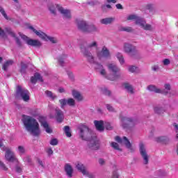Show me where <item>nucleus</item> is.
I'll return each instance as SVG.
<instances>
[{"mask_svg":"<svg viewBox=\"0 0 178 178\" xmlns=\"http://www.w3.org/2000/svg\"><path fill=\"white\" fill-rule=\"evenodd\" d=\"M22 121L26 131H29L35 137L40 136V124L37 120L31 116L23 115Z\"/></svg>","mask_w":178,"mask_h":178,"instance_id":"nucleus-1","label":"nucleus"},{"mask_svg":"<svg viewBox=\"0 0 178 178\" xmlns=\"http://www.w3.org/2000/svg\"><path fill=\"white\" fill-rule=\"evenodd\" d=\"M92 48H98V43L97 42L93 41L89 43L86 47L84 46L81 47V54L88 59L90 63H93L94 62V56H92V54L90 51Z\"/></svg>","mask_w":178,"mask_h":178,"instance_id":"nucleus-2","label":"nucleus"},{"mask_svg":"<svg viewBox=\"0 0 178 178\" xmlns=\"http://www.w3.org/2000/svg\"><path fill=\"white\" fill-rule=\"evenodd\" d=\"M127 20H136V24L139 26L140 29L146 30L147 31H152V30H154L152 25L147 24L145 19L140 17H137V15H131L127 17Z\"/></svg>","mask_w":178,"mask_h":178,"instance_id":"nucleus-3","label":"nucleus"},{"mask_svg":"<svg viewBox=\"0 0 178 178\" xmlns=\"http://www.w3.org/2000/svg\"><path fill=\"white\" fill-rule=\"evenodd\" d=\"M56 9L63 15L64 19H70L72 17V14L70 13V10L67 9L63 8V7L56 4V5H51L49 7V10H50L51 15H56Z\"/></svg>","mask_w":178,"mask_h":178,"instance_id":"nucleus-4","label":"nucleus"},{"mask_svg":"<svg viewBox=\"0 0 178 178\" xmlns=\"http://www.w3.org/2000/svg\"><path fill=\"white\" fill-rule=\"evenodd\" d=\"M107 67L109 70V72H111L113 73V76H107L106 74V79L108 80H111V81H115V80H117V79H120V68L118 67V65L115 63H110L107 65Z\"/></svg>","mask_w":178,"mask_h":178,"instance_id":"nucleus-5","label":"nucleus"},{"mask_svg":"<svg viewBox=\"0 0 178 178\" xmlns=\"http://www.w3.org/2000/svg\"><path fill=\"white\" fill-rule=\"evenodd\" d=\"M79 137L84 141H89L90 139L92 138V134H91L90 129L88 127L81 124L79 127Z\"/></svg>","mask_w":178,"mask_h":178,"instance_id":"nucleus-6","label":"nucleus"},{"mask_svg":"<svg viewBox=\"0 0 178 178\" xmlns=\"http://www.w3.org/2000/svg\"><path fill=\"white\" fill-rule=\"evenodd\" d=\"M15 98H22L23 101L27 102L30 99V92H29L26 88H22V86H18L16 90Z\"/></svg>","mask_w":178,"mask_h":178,"instance_id":"nucleus-7","label":"nucleus"},{"mask_svg":"<svg viewBox=\"0 0 178 178\" xmlns=\"http://www.w3.org/2000/svg\"><path fill=\"white\" fill-rule=\"evenodd\" d=\"M120 126H122L126 130L134 126V121L131 118L120 115Z\"/></svg>","mask_w":178,"mask_h":178,"instance_id":"nucleus-8","label":"nucleus"},{"mask_svg":"<svg viewBox=\"0 0 178 178\" xmlns=\"http://www.w3.org/2000/svg\"><path fill=\"white\" fill-rule=\"evenodd\" d=\"M139 151H140V154L143 159L144 165H148V162L149 161V156H148V154H147V149H145V145H144V143H143V142H140L139 143Z\"/></svg>","mask_w":178,"mask_h":178,"instance_id":"nucleus-9","label":"nucleus"},{"mask_svg":"<svg viewBox=\"0 0 178 178\" xmlns=\"http://www.w3.org/2000/svg\"><path fill=\"white\" fill-rule=\"evenodd\" d=\"M97 56L99 60H101L102 59H111V51H109V49H108V47L104 46L102 47L100 51L97 52Z\"/></svg>","mask_w":178,"mask_h":178,"instance_id":"nucleus-10","label":"nucleus"},{"mask_svg":"<svg viewBox=\"0 0 178 178\" xmlns=\"http://www.w3.org/2000/svg\"><path fill=\"white\" fill-rule=\"evenodd\" d=\"M88 141V147L89 149H92L93 151L99 149V140H98L97 136H93Z\"/></svg>","mask_w":178,"mask_h":178,"instance_id":"nucleus-11","label":"nucleus"},{"mask_svg":"<svg viewBox=\"0 0 178 178\" xmlns=\"http://www.w3.org/2000/svg\"><path fill=\"white\" fill-rule=\"evenodd\" d=\"M21 38L24 41L26 42L27 45H30L31 47H41L42 44L38 40L30 39V38L27 37L25 35H21Z\"/></svg>","mask_w":178,"mask_h":178,"instance_id":"nucleus-12","label":"nucleus"},{"mask_svg":"<svg viewBox=\"0 0 178 178\" xmlns=\"http://www.w3.org/2000/svg\"><path fill=\"white\" fill-rule=\"evenodd\" d=\"M59 104L61 109H65L66 105H68V106H76V101L73 98L61 99L59 100Z\"/></svg>","mask_w":178,"mask_h":178,"instance_id":"nucleus-13","label":"nucleus"},{"mask_svg":"<svg viewBox=\"0 0 178 178\" xmlns=\"http://www.w3.org/2000/svg\"><path fill=\"white\" fill-rule=\"evenodd\" d=\"M2 149L3 151H6L5 156L7 161L9 162H15V161H16V156L12 150L5 146L2 147Z\"/></svg>","mask_w":178,"mask_h":178,"instance_id":"nucleus-14","label":"nucleus"},{"mask_svg":"<svg viewBox=\"0 0 178 178\" xmlns=\"http://www.w3.org/2000/svg\"><path fill=\"white\" fill-rule=\"evenodd\" d=\"M124 51L127 54H130L131 56L137 54V50L136 49V47L129 43H125L124 44Z\"/></svg>","mask_w":178,"mask_h":178,"instance_id":"nucleus-15","label":"nucleus"},{"mask_svg":"<svg viewBox=\"0 0 178 178\" xmlns=\"http://www.w3.org/2000/svg\"><path fill=\"white\" fill-rule=\"evenodd\" d=\"M95 65V69L99 70V73L104 77H106V70L104 68V65L94 60L93 63H90Z\"/></svg>","mask_w":178,"mask_h":178,"instance_id":"nucleus-16","label":"nucleus"},{"mask_svg":"<svg viewBox=\"0 0 178 178\" xmlns=\"http://www.w3.org/2000/svg\"><path fill=\"white\" fill-rule=\"evenodd\" d=\"M115 141H117V143H119L120 144H122V143H123L127 148H128L129 149L131 148V143H130L129 139H127V137L124 136L122 139L120 136H116L115 138Z\"/></svg>","mask_w":178,"mask_h":178,"instance_id":"nucleus-17","label":"nucleus"},{"mask_svg":"<svg viewBox=\"0 0 178 178\" xmlns=\"http://www.w3.org/2000/svg\"><path fill=\"white\" fill-rule=\"evenodd\" d=\"M39 122L41 124V126L44 127L46 133H52V129H50L49 124H48V122H47V120L45 119V118L40 117Z\"/></svg>","mask_w":178,"mask_h":178,"instance_id":"nucleus-18","label":"nucleus"},{"mask_svg":"<svg viewBox=\"0 0 178 178\" xmlns=\"http://www.w3.org/2000/svg\"><path fill=\"white\" fill-rule=\"evenodd\" d=\"M77 27L79 30H80L81 31H83V33H86L88 27V24L87 23V22L84 20H78Z\"/></svg>","mask_w":178,"mask_h":178,"instance_id":"nucleus-19","label":"nucleus"},{"mask_svg":"<svg viewBox=\"0 0 178 178\" xmlns=\"http://www.w3.org/2000/svg\"><path fill=\"white\" fill-rule=\"evenodd\" d=\"M56 118L58 123H62V122H63V119H65L63 111H62L59 108H56Z\"/></svg>","mask_w":178,"mask_h":178,"instance_id":"nucleus-20","label":"nucleus"},{"mask_svg":"<svg viewBox=\"0 0 178 178\" xmlns=\"http://www.w3.org/2000/svg\"><path fill=\"white\" fill-rule=\"evenodd\" d=\"M29 29L31 30H32L33 31V33H35V34H36V35H38V37H39L42 40H44V41L47 40L48 35H47V34H45L44 32H42L41 31H38L35 29H34V27H33V26H29Z\"/></svg>","mask_w":178,"mask_h":178,"instance_id":"nucleus-21","label":"nucleus"},{"mask_svg":"<svg viewBox=\"0 0 178 178\" xmlns=\"http://www.w3.org/2000/svg\"><path fill=\"white\" fill-rule=\"evenodd\" d=\"M154 112L156 115H163L166 112V107L165 106L157 105L154 107Z\"/></svg>","mask_w":178,"mask_h":178,"instance_id":"nucleus-22","label":"nucleus"},{"mask_svg":"<svg viewBox=\"0 0 178 178\" xmlns=\"http://www.w3.org/2000/svg\"><path fill=\"white\" fill-rule=\"evenodd\" d=\"M147 89L149 90V91L156 92V94H168V92H165V90H161V89L157 88L156 86L154 85H149L147 87Z\"/></svg>","mask_w":178,"mask_h":178,"instance_id":"nucleus-23","label":"nucleus"},{"mask_svg":"<svg viewBox=\"0 0 178 178\" xmlns=\"http://www.w3.org/2000/svg\"><path fill=\"white\" fill-rule=\"evenodd\" d=\"M65 172L69 177H73V167L69 163H66L64 167Z\"/></svg>","mask_w":178,"mask_h":178,"instance_id":"nucleus-24","label":"nucleus"},{"mask_svg":"<svg viewBox=\"0 0 178 178\" xmlns=\"http://www.w3.org/2000/svg\"><path fill=\"white\" fill-rule=\"evenodd\" d=\"M94 124L97 129V130H98V131H104V130H105V127H104V121L103 120H95L94 121Z\"/></svg>","mask_w":178,"mask_h":178,"instance_id":"nucleus-25","label":"nucleus"},{"mask_svg":"<svg viewBox=\"0 0 178 178\" xmlns=\"http://www.w3.org/2000/svg\"><path fill=\"white\" fill-rule=\"evenodd\" d=\"M115 17H106V18L102 19L100 20V23L102 24H105L106 26L108 24H112V23L115 22Z\"/></svg>","mask_w":178,"mask_h":178,"instance_id":"nucleus-26","label":"nucleus"},{"mask_svg":"<svg viewBox=\"0 0 178 178\" xmlns=\"http://www.w3.org/2000/svg\"><path fill=\"white\" fill-rule=\"evenodd\" d=\"M98 28L94 24H88L85 33H97Z\"/></svg>","mask_w":178,"mask_h":178,"instance_id":"nucleus-27","label":"nucleus"},{"mask_svg":"<svg viewBox=\"0 0 178 178\" xmlns=\"http://www.w3.org/2000/svg\"><path fill=\"white\" fill-rule=\"evenodd\" d=\"M155 141L156 143H163L164 144H166V143L169 142V137L168 136H159L155 138Z\"/></svg>","mask_w":178,"mask_h":178,"instance_id":"nucleus-28","label":"nucleus"},{"mask_svg":"<svg viewBox=\"0 0 178 178\" xmlns=\"http://www.w3.org/2000/svg\"><path fill=\"white\" fill-rule=\"evenodd\" d=\"M72 96L76 101H83V95L79 91L72 90Z\"/></svg>","mask_w":178,"mask_h":178,"instance_id":"nucleus-29","label":"nucleus"},{"mask_svg":"<svg viewBox=\"0 0 178 178\" xmlns=\"http://www.w3.org/2000/svg\"><path fill=\"white\" fill-rule=\"evenodd\" d=\"M66 58H67V55L63 54L57 58L58 65H60V66H65V60Z\"/></svg>","mask_w":178,"mask_h":178,"instance_id":"nucleus-30","label":"nucleus"},{"mask_svg":"<svg viewBox=\"0 0 178 178\" xmlns=\"http://www.w3.org/2000/svg\"><path fill=\"white\" fill-rule=\"evenodd\" d=\"M124 87L129 94H134V88H133V86L129 83H126L124 84Z\"/></svg>","mask_w":178,"mask_h":178,"instance_id":"nucleus-31","label":"nucleus"},{"mask_svg":"<svg viewBox=\"0 0 178 178\" xmlns=\"http://www.w3.org/2000/svg\"><path fill=\"white\" fill-rule=\"evenodd\" d=\"M76 169L81 172V173H82V175L84 174V172L87 170V169L86 168V166H84V165H83V163H78L76 164Z\"/></svg>","mask_w":178,"mask_h":178,"instance_id":"nucleus-32","label":"nucleus"},{"mask_svg":"<svg viewBox=\"0 0 178 178\" xmlns=\"http://www.w3.org/2000/svg\"><path fill=\"white\" fill-rule=\"evenodd\" d=\"M12 65H13V60H7L3 65V67H2L3 70L6 72V70H8V67H9V66H12Z\"/></svg>","mask_w":178,"mask_h":178,"instance_id":"nucleus-33","label":"nucleus"},{"mask_svg":"<svg viewBox=\"0 0 178 178\" xmlns=\"http://www.w3.org/2000/svg\"><path fill=\"white\" fill-rule=\"evenodd\" d=\"M10 35H12L14 38H15V42L18 47H22V41H20V39L19 38L16 37V34H15L13 32H10Z\"/></svg>","mask_w":178,"mask_h":178,"instance_id":"nucleus-34","label":"nucleus"},{"mask_svg":"<svg viewBox=\"0 0 178 178\" xmlns=\"http://www.w3.org/2000/svg\"><path fill=\"white\" fill-rule=\"evenodd\" d=\"M116 58L118 59L120 65H123L124 63V58H123V54H122V53H117Z\"/></svg>","mask_w":178,"mask_h":178,"instance_id":"nucleus-35","label":"nucleus"},{"mask_svg":"<svg viewBox=\"0 0 178 178\" xmlns=\"http://www.w3.org/2000/svg\"><path fill=\"white\" fill-rule=\"evenodd\" d=\"M65 134L67 137H72V133L70 132V126H65L63 129Z\"/></svg>","mask_w":178,"mask_h":178,"instance_id":"nucleus-36","label":"nucleus"},{"mask_svg":"<svg viewBox=\"0 0 178 178\" xmlns=\"http://www.w3.org/2000/svg\"><path fill=\"white\" fill-rule=\"evenodd\" d=\"M26 70H27V65L23 62H21L20 73H22V74H26Z\"/></svg>","mask_w":178,"mask_h":178,"instance_id":"nucleus-37","label":"nucleus"},{"mask_svg":"<svg viewBox=\"0 0 178 178\" xmlns=\"http://www.w3.org/2000/svg\"><path fill=\"white\" fill-rule=\"evenodd\" d=\"M88 5L90 6H96L97 5H100V2L98 0H90L87 2Z\"/></svg>","mask_w":178,"mask_h":178,"instance_id":"nucleus-38","label":"nucleus"},{"mask_svg":"<svg viewBox=\"0 0 178 178\" xmlns=\"http://www.w3.org/2000/svg\"><path fill=\"white\" fill-rule=\"evenodd\" d=\"M164 90H162L163 91H165V92H167V94H164V95H168V94H169V91H170L171 90V86L170 83H165L164 84Z\"/></svg>","mask_w":178,"mask_h":178,"instance_id":"nucleus-39","label":"nucleus"},{"mask_svg":"<svg viewBox=\"0 0 178 178\" xmlns=\"http://www.w3.org/2000/svg\"><path fill=\"white\" fill-rule=\"evenodd\" d=\"M0 13L2 15V16L4 18H6V20L9 19V17H8V15L6 14V12L5 11V8H3V7H2L1 6H0Z\"/></svg>","mask_w":178,"mask_h":178,"instance_id":"nucleus-40","label":"nucleus"},{"mask_svg":"<svg viewBox=\"0 0 178 178\" xmlns=\"http://www.w3.org/2000/svg\"><path fill=\"white\" fill-rule=\"evenodd\" d=\"M45 94L49 97V98H51V99H55V98H56V95H54L51 91L47 90Z\"/></svg>","mask_w":178,"mask_h":178,"instance_id":"nucleus-41","label":"nucleus"},{"mask_svg":"<svg viewBox=\"0 0 178 178\" xmlns=\"http://www.w3.org/2000/svg\"><path fill=\"white\" fill-rule=\"evenodd\" d=\"M17 152L19 155H23L26 152V149L23 146H18L17 147Z\"/></svg>","mask_w":178,"mask_h":178,"instance_id":"nucleus-42","label":"nucleus"},{"mask_svg":"<svg viewBox=\"0 0 178 178\" xmlns=\"http://www.w3.org/2000/svg\"><path fill=\"white\" fill-rule=\"evenodd\" d=\"M121 31H127V33H130L131 31H133V29L130 26H122L120 28Z\"/></svg>","mask_w":178,"mask_h":178,"instance_id":"nucleus-43","label":"nucleus"},{"mask_svg":"<svg viewBox=\"0 0 178 178\" xmlns=\"http://www.w3.org/2000/svg\"><path fill=\"white\" fill-rule=\"evenodd\" d=\"M46 41H49L53 44H56V42H58V40L56 38H52L51 36H47V38H46Z\"/></svg>","mask_w":178,"mask_h":178,"instance_id":"nucleus-44","label":"nucleus"},{"mask_svg":"<svg viewBox=\"0 0 178 178\" xmlns=\"http://www.w3.org/2000/svg\"><path fill=\"white\" fill-rule=\"evenodd\" d=\"M83 176H86V177H88V178H94V177H95V175L93 173L90 172L88 170H86L84 172Z\"/></svg>","mask_w":178,"mask_h":178,"instance_id":"nucleus-45","label":"nucleus"},{"mask_svg":"<svg viewBox=\"0 0 178 178\" xmlns=\"http://www.w3.org/2000/svg\"><path fill=\"white\" fill-rule=\"evenodd\" d=\"M23 161L24 162H25V163H27L28 165H32L31 159H30V156H29L24 157Z\"/></svg>","mask_w":178,"mask_h":178,"instance_id":"nucleus-46","label":"nucleus"},{"mask_svg":"<svg viewBox=\"0 0 178 178\" xmlns=\"http://www.w3.org/2000/svg\"><path fill=\"white\" fill-rule=\"evenodd\" d=\"M111 147L114 148V149H117L118 151H122L120 147H119V144L117 143L113 142L111 143Z\"/></svg>","mask_w":178,"mask_h":178,"instance_id":"nucleus-47","label":"nucleus"},{"mask_svg":"<svg viewBox=\"0 0 178 178\" xmlns=\"http://www.w3.org/2000/svg\"><path fill=\"white\" fill-rule=\"evenodd\" d=\"M102 94H104V95H107L108 97H109L111 95V90H109L106 88L102 89Z\"/></svg>","mask_w":178,"mask_h":178,"instance_id":"nucleus-48","label":"nucleus"},{"mask_svg":"<svg viewBox=\"0 0 178 178\" xmlns=\"http://www.w3.org/2000/svg\"><path fill=\"white\" fill-rule=\"evenodd\" d=\"M128 70L131 73H134V72H136V70H137V67L134 65H131L128 67Z\"/></svg>","mask_w":178,"mask_h":178,"instance_id":"nucleus-49","label":"nucleus"},{"mask_svg":"<svg viewBox=\"0 0 178 178\" xmlns=\"http://www.w3.org/2000/svg\"><path fill=\"white\" fill-rule=\"evenodd\" d=\"M0 169L1 170H8V167L5 165V164L0 161Z\"/></svg>","mask_w":178,"mask_h":178,"instance_id":"nucleus-50","label":"nucleus"},{"mask_svg":"<svg viewBox=\"0 0 178 178\" xmlns=\"http://www.w3.org/2000/svg\"><path fill=\"white\" fill-rule=\"evenodd\" d=\"M106 106L108 112H115V108H113V106H112V105L106 104Z\"/></svg>","mask_w":178,"mask_h":178,"instance_id":"nucleus-51","label":"nucleus"},{"mask_svg":"<svg viewBox=\"0 0 178 178\" xmlns=\"http://www.w3.org/2000/svg\"><path fill=\"white\" fill-rule=\"evenodd\" d=\"M104 127L106 130H112V125H111L110 122H105Z\"/></svg>","mask_w":178,"mask_h":178,"instance_id":"nucleus-52","label":"nucleus"},{"mask_svg":"<svg viewBox=\"0 0 178 178\" xmlns=\"http://www.w3.org/2000/svg\"><path fill=\"white\" fill-rule=\"evenodd\" d=\"M34 77L36 78L40 81H42V77H41V74H40V73L38 72L35 73Z\"/></svg>","mask_w":178,"mask_h":178,"instance_id":"nucleus-53","label":"nucleus"},{"mask_svg":"<svg viewBox=\"0 0 178 178\" xmlns=\"http://www.w3.org/2000/svg\"><path fill=\"white\" fill-rule=\"evenodd\" d=\"M51 145H58V139L53 138L50 141Z\"/></svg>","mask_w":178,"mask_h":178,"instance_id":"nucleus-54","label":"nucleus"},{"mask_svg":"<svg viewBox=\"0 0 178 178\" xmlns=\"http://www.w3.org/2000/svg\"><path fill=\"white\" fill-rule=\"evenodd\" d=\"M46 152L49 156H51V155H53V154H54V151L52 150V148H51V147H49L47 149Z\"/></svg>","mask_w":178,"mask_h":178,"instance_id":"nucleus-55","label":"nucleus"},{"mask_svg":"<svg viewBox=\"0 0 178 178\" xmlns=\"http://www.w3.org/2000/svg\"><path fill=\"white\" fill-rule=\"evenodd\" d=\"M163 63L165 66H168V65H170V60L168 58H165L163 60Z\"/></svg>","mask_w":178,"mask_h":178,"instance_id":"nucleus-56","label":"nucleus"},{"mask_svg":"<svg viewBox=\"0 0 178 178\" xmlns=\"http://www.w3.org/2000/svg\"><path fill=\"white\" fill-rule=\"evenodd\" d=\"M105 8H108V9H112V6L110 4H107V5H102V10H105Z\"/></svg>","mask_w":178,"mask_h":178,"instance_id":"nucleus-57","label":"nucleus"},{"mask_svg":"<svg viewBox=\"0 0 178 178\" xmlns=\"http://www.w3.org/2000/svg\"><path fill=\"white\" fill-rule=\"evenodd\" d=\"M153 72H159V65H154L152 67Z\"/></svg>","mask_w":178,"mask_h":178,"instance_id":"nucleus-58","label":"nucleus"},{"mask_svg":"<svg viewBox=\"0 0 178 178\" xmlns=\"http://www.w3.org/2000/svg\"><path fill=\"white\" fill-rule=\"evenodd\" d=\"M159 175L160 177H165V176H166V172L163 170H160Z\"/></svg>","mask_w":178,"mask_h":178,"instance_id":"nucleus-59","label":"nucleus"},{"mask_svg":"<svg viewBox=\"0 0 178 178\" xmlns=\"http://www.w3.org/2000/svg\"><path fill=\"white\" fill-rule=\"evenodd\" d=\"M15 170L17 172V173H22V168L19 165H17L15 168Z\"/></svg>","mask_w":178,"mask_h":178,"instance_id":"nucleus-60","label":"nucleus"},{"mask_svg":"<svg viewBox=\"0 0 178 178\" xmlns=\"http://www.w3.org/2000/svg\"><path fill=\"white\" fill-rule=\"evenodd\" d=\"M105 159H99V165H101L102 166V165H105Z\"/></svg>","mask_w":178,"mask_h":178,"instance_id":"nucleus-61","label":"nucleus"},{"mask_svg":"<svg viewBox=\"0 0 178 178\" xmlns=\"http://www.w3.org/2000/svg\"><path fill=\"white\" fill-rule=\"evenodd\" d=\"M0 37H5V31L2 30V28L0 27Z\"/></svg>","mask_w":178,"mask_h":178,"instance_id":"nucleus-62","label":"nucleus"},{"mask_svg":"<svg viewBox=\"0 0 178 178\" xmlns=\"http://www.w3.org/2000/svg\"><path fill=\"white\" fill-rule=\"evenodd\" d=\"M37 79L35 76H32L31 78V82L33 83V84H35L37 83Z\"/></svg>","mask_w":178,"mask_h":178,"instance_id":"nucleus-63","label":"nucleus"},{"mask_svg":"<svg viewBox=\"0 0 178 178\" xmlns=\"http://www.w3.org/2000/svg\"><path fill=\"white\" fill-rule=\"evenodd\" d=\"M112 178H119V175H118V172L116 171H114L113 172Z\"/></svg>","mask_w":178,"mask_h":178,"instance_id":"nucleus-64","label":"nucleus"}]
</instances>
